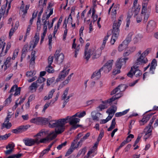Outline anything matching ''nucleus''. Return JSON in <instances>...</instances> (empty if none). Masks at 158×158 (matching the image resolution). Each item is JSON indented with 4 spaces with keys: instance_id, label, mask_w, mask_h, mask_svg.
<instances>
[{
    "instance_id": "09e8293b",
    "label": "nucleus",
    "mask_w": 158,
    "mask_h": 158,
    "mask_svg": "<svg viewBox=\"0 0 158 158\" xmlns=\"http://www.w3.org/2000/svg\"><path fill=\"white\" fill-rule=\"evenodd\" d=\"M40 117L33 118L31 120L30 122L31 123H40Z\"/></svg>"
},
{
    "instance_id": "6e6552de",
    "label": "nucleus",
    "mask_w": 158,
    "mask_h": 158,
    "mask_svg": "<svg viewBox=\"0 0 158 158\" xmlns=\"http://www.w3.org/2000/svg\"><path fill=\"white\" fill-rule=\"evenodd\" d=\"M153 122V121L151 120L150 121L148 126H147L144 129L145 131H146V130L148 129L145 133V136H146L145 138V139H147L151 135V133L152 131V126Z\"/></svg>"
},
{
    "instance_id": "c03bdc74",
    "label": "nucleus",
    "mask_w": 158,
    "mask_h": 158,
    "mask_svg": "<svg viewBox=\"0 0 158 158\" xmlns=\"http://www.w3.org/2000/svg\"><path fill=\"white\" fill-rule=\"evenodd\" d=\"M22 155V154H17L10 156L6 158H20Z\"/></svg>"
},
{
    "instance_id": "a878e982",
    "label": "nucleus",
    "mask_w": 158,
    "mask_h": 158,
    "mask_svg": "<svg viewBox=\"0 0 158 158\" xmlns=\"http://www.w3.org/2000/svg\"><path fill=\"white\" fill-rule=\"evenodd\" d=\"M116 124L115 118H114L111 122V124L110 127L108 129L107 131H110L113 129L115 127V125Z\"/></svg>"
},
{
    "instance_id": "20e7f679",
    "label": "nucleus",
    "mask_w": 158,
    "mask_h": 158,
    "mask_svg": "<svg viewBox=\"0 0 158 158\" xmlns=\"http://www.w3.org/2000/svg\"><path fill=\"white\" fill-rule=\"evenodd\" d=\"M131 70L133 71V73L135 76L138 78L137 79L133 81L132 83L129 84L130 86H133L138 82L140 79V77H141L142 75V73L141 71L139 69L138 66L135 65L131 67Z\"/></svg>"
},
{
    "instance_id": "680f3d73",
    "label": "nucleus",
    "mask_w": 158,
    "mask_h": 158,
    "mask_svg": "<svg viewBox=\"0 0 158 158\" xmlns=\"http://www.w3.org/2000/svg\"><path fill=\"white\" fill-rule=\"evenodd\" d=\"M117 69H114L113 72V74L114 75H115L117 74L118 73H120V69H119V68L117 67H116Z\"/></svg>"
},
{
    "instance_id": "58836bf2",
    "label": "nucleus",
    "mask_w": 158,
    "mask_h": 158,
    "mask_svg": "<svg viewBox=\"0 0 158 158\" xmlns=\"http://www.w3.org/2000/svg\"><path fill=\"white\" fill-rule=\"evenodd\" d=\"M30 126L28 125H21L19 126L20 129L21 130L22 132L25 131L27 130V129L30 127Z\"/></svg>"
},
{
    "instance_id": "ea45409f",
    "label": "nucleus",
    "mask_w": 158,
    "mask_h": 158,
    "mask_svg": "<svg viewBox=\"0 0 158 158\" xmlns=\"http://www.w3.org/2000/svg\"><path fill=\"white\" fill-rule=\"evenodd\" d=\"M35 41H34V45L33 46V48H34L36 46L37 43L39 42V34H38V35H37L36 34L35 36Z\"/></svg>"
},
{
    "instance_id": "e433bc0d",
    "label": "nucleus",
    "mask_w": 158,
    "mask_h": 158,
    "mask_svg": "<svg viewBox=\"0 0 158 158\" xmlns=\"http://www.w3.org/2000/svg\"><path fill=\"white\" fill-rule=\"evenodd\" d=\"M10 133L6 134L3 135H0V140H4L7 139L8 138L10 135Z\"/></svg>"
},
{
    "instance_id": "b1692460",
    "label": "nucleus",
    "mask_w": 158,
    "mask_h": 158,
    "mask_svg": "<svg viewBox=\"0 0 158 158\" xmlns=\"http://www.w3.org/2000/svg\"><path fill=\"white\" fill-rule=\"evenodd\" d=\"M133 35V32H132L130 33L128 35L126 39L123 41V43H125L126 44V43L128 44L131 41L132 36Z\"/></svg>"
},
{
    "instance_id": "a19ab883",
    "label": "nucleus",
    "mask_w": 158,
    "mask_h": 158,
    "mask_svg": "<svg viewBox=\"0 0 158 158\" xmlns=\"http://www.w3.org/2000/svg\"><path fill=\"white\" fill-rule=\"evenodd\" d=\"M35 74V72L33 71H27L26 73V75L28 77H32Z\"/></svg>"
},
{
    "instance_id": "6ab92c4d",
    "label": "nucleus",
    "mask_w": 158,
    "mask_h": 158,
    "mask_svg": "<svg viewBox=\"0 0 158 158\" xmlns=\"http://www.w3.org/2000/svg\"><path fill=\"white\" fill-rule=\"evenodd\" d=\"M101 70L99 69L98 71H96L93 73L91 77V78H95L96 79H99L101 77V73L100 72Z\"/></svg>"
},
{
    "instance_id": "39448f33",
    "label": "nucleus",
    "mask_w": 158,
    "mask_h": 158,
    "mask_svg": "<svg viewBox=\"0 0 158 158\" xmlns=\"http://www.w3.org/2000/svg\"><path fill=\"white\" fill-rule=\"evenodd\" d=\"M113 60H110L108 61L102 67L100 70L104 71L105 73H108L111 69L113 64Z\"/></svg>"
},
{
    "instance_id": "c85d7f7f",
    "label": "nucleus",
    "mask_w": 158,
    "mask_h": 158,
    "mask_svg": "<svg viewBox=\"0 0 158 158\" xmlns=\"http://www.w3.org/2000/svg\"><path fill=\"white\" fill-rule=\"evenodd\" d=\"M107 108V106L106 104H101L97 107V109L98 111H100Z\"/></svg>"
},
{
    "instance_id": "7c9ffc66",
    "label": "nucleus",
    "mask_w": 158,
    "mask_h": 158,
    "mask_svg": "<svg viewBox=\"0 0 158 158\" xmlns=\"http://www.w3.org/2000/svg\"><path fill=\"white\" fill-rule=\"evenodd\" d=\"M87 50L85 51L84 56V57L87 61H88L89 59L90 58L91 53L90 52V51H89L87 52Z\"/></svg>"
},
{
    "instance_id": "2f4dec72",
    "label": "nucleus",
    "mask_w": 158,
    "mask_h": 158,
    "mask_svg": "<svg viewBox=\"0 0 158 158\" xmlns=\"http://www.w3.org/2000/svg\"><path fill=\"white\" fill-rule=\"evenodd\" d=\"M129 110V109L126 110L122 112L117 113L115 114V116L117 117H118L125 114L127 113Z\"/></svg>"
},
{
    "instance_id": "e2e57ef3",
    "label": "nucleus",
    "mask_w": 158,
    "mask_h": 158,
    "mask_svg": "<svg viewBox=\"0 0 158 158\" xmlns=\"http://www.w3.org/2000/svg\"><path fill=\"white\" fill-rule=\"evenodd\" d=\"M16 29L14 27V28H12L10 30L9 32V38H11V36L13 35V34L15 31L16 30Z\"/></svg>"
},
{
    "instance_id": "2eb2a0df",
    "label": "nucleus",
    "mask_w": 158,
    "mask_h": 158,
    "mask_svg": "<svg viewBox=\"0 0 158 158\" xmlns=\"http://www.w3.org/2000/svg\"><path fill=\"white\" fill-rule=\"evenodd\" d=\"M11 59L10 57H8L7 58L6 61L4 62V70L5 71L8 68H9L11 64Z\"/></svg>"
},
{
    "instance_id": "1a4fd4ad",
    "label": "nucleus",
    "mask_w": 158,
    "mask_h": 158,
    "mask_svg": "<svg viewBox=\"0 0 158 158\" xmlns=\"http://www.w3.org/2000/svg\"><path fill=\"white\" fill-rule=\"evenodd\" d=\"M128 59V57L120 58L119 60L117 61L116 64V66L119 68V69H121L122 65L125 64L126 61Z\"/></svg>"
},
{
    "instance_id": "4c0bfd02",
    "label": "nucleus",
    "mask_w": 158,
    "mask_h": 158,
    "mask_svg": "<svg viewBox=\"0 0 158 158\" xmlns=\"http://www.w3.org/2000/svg\"><path fill=\"white\" fill-rule=\"evenodd\" d=\"M73 74V73H72L70 75H69L67 78L66 80H65L63 82V84L64 85H66L68 84L69 81L70 80L71 78V77L72 75Z\"/></svg>"
},
{
    "instance_id": "72a5a7b5",
    "label": "nucleus",
    "mask_w": 158,
    "mask_h": 158,
    "mask_svg": "<svg viewBox=\"0 0 158 158\" xmlns=\"http://www.w3.org/2000/svg\"><path fill=\"white\" fill-rule=\"evenodd\" d=\"M148 4L147 3H142V10L141 14H142L146 13V11L147 10V7Z\"/></svg>"
},
{
    "instance_id": "bf43d9fd",
    "label": "nucleus",
    "mask_w": 158,
    "mask_h": 158,
    "mask_svg": "<svg viewBox=\"0 0 158 158\" xmlns=\"http://www.w3.org/2000/svg\"><path fill=\"white\" fill-rule=\"evenodd\" d=\"M90 135V133L89 132H88L83 137V138H81V141H83L85 140L88 138V137H89Z\"/></svg>"
},
{
    "instance_id": "f8f14e48",
    "label": "nucleus",
    "mask_w": 158,
    "mask_h": 158,
    "mask_svg": "<svg viewBox=\"0 0 158 158\" xmlns=\"http://www.w3.org/2000/svg\"><path fill=\"white\" fill-rule=\"evenodd\" d=\"M154 114H148L143 116L142 119L139 121L141 125H143L146 123L149 119L151 116Z\"/></svg>"
},
{
    "instance_id": "cd10ccee",
    "label": "nucleus",
    "mask_w": 158,
    "mask_h": 158,
    "mask_svg": "<svg viewBox=\"0 0 158 158\" xmlns=\"http://www.w3.org/2000/svg\"><path fill=\"white\" fill-rule=\"evenodd\" d=\"M93 112L91 113V116L93 120L98 121L99 120V117L101 115L100 113L98 112L95 115L93 114Z\"/></svg>"
},
{
    "instance_id": "6e6d98bb",
    "label": "nucleus",
    "mask_w": 158,
    "mask_h": 158,
    "mask_svg": "<svg viewBox=\"0 0 158 158\" xmlns=\"http://www.w3.org/2000/svg\"><path fill=\"white\" fill-rule=\"evenodd\" d=\"M19 127L16 129H13L12 130V132L16 134H18L22 132L20 129H19Z\"/></svg>"
},
{
    "instance_id": "7ed1b4c3",
    "label": "nucleus",
    "mask_w": 158,
    "mask_h": 158,
    "mask_svg": "<svg viewBox=\"0 0 158 158\" xmlns=\"http://www.w3.org/2000/svg\"><path fill=\"white\" fill-rule=\"evenodd\" d=\"M64 118L65 120L64 121L65 125L66 123H69V124L72 126L71 129H74L81 126V125H77L80 121V119L78 118L67 116L65 118Z\"/></svg>"
},
{
    "instance_id": "dca6fc26",
    "label": "nucleus",
    "mask_w": 158,
    "mask_h": 158,
    "mask_svg": "<svg viewBox=\"0 0 158 158\" xmlns=\"http://www.w3.org/2000/svg\"><path fill=\"white\" fill-rule=\"evenodd\" d=\"M117 110V107L116 106H113L107 110L106 112L109 114L114 115V113Z\"/></svg>"
},
{
    "instance_id": "f3484780",
    "label": "nucleus",
    "mask_w": 158,
    "mask_h": 158,
    "mask_svg": "<svg viewBox=\"0 0 158 158\" xmlns=\"http://www.w3.org/2000/svg\"><path fill=\"white\" fill-rule=\"evenodd\" d=\"M25 145L31 146L34 144V141L33 139H27L23 140Z\"/></svg>"
},
{
    "instance_id": "f704fd0d",
    "label": "nucleus",
    "mask_w": 158,
    "mask_h": 158,
    "mask_svg": "<svg viewBox=\"0 0 158 158\" xmlns=\"http://www.w3.org/2000/svg\"><path fill=\"white\" fill-rule=\"evenodd\" d=\"M45 70L49 73H53L54 72V70L51 65L48 64V66L45 68Z\"/></svg>"
},
{
    "instance_id": "9d476101",
    "label": "nucleus",
    "mask_w": 158,
    "mask_h": 158,
    "mask_svg": "<svg viewBox=\"0 0 158 158\" xmlns=\"http://www.w3.org/2000/svg\"><path fill=\"white\" fill-rule=\"evenodd\" d=\"M6 39V36H2L0 39V49L2 48V52L0 54V56H4V55H3V51L6 45V43L4 42Z\"/></svg>"
},
{
    "instance_id": "37998d69",
    "label": "nucleus",
    "mask_w": 158,
    "mask_h": 158,
    "mask_svg": "<svg viewBox=\"0 0 158 158\" xmlns=\"http://www.w3.org/2000/svg\"><path fill=\"white\" fill-rule=\"evenodd\" d=\"M45 79L43 77H39L37 80L35 81L36 82L42 84L44 83V82L45 81Z\"/></svg>"
},
{
    "instance_id": "a18cd8bd",
    "label": "nucleus",
    "mask_w": 158,
    "mask_h": 158,
    "mask_svg": "<svg viewBox=\"0 0 158 158\" xmlns=\"http://www.w3.org/2000/svg\"><path fill=\"white\" fill-rule=\"evenodd\" d=\"M55 78L54 77H52L48 79L47 83V86H49L55 81Z\"/></svg>"
},
{
    "instance_id": "3c124183",
    "label": "nucleus",
    "mask_w": 158,
    "mask_h": 158,
    "mask_svg": "<svg viewBox=\"0 0 158 158\" xmlns=\"http://www.w3.org/2000/svg\"><path fill=\"white\" fill-rule=\"evenodd\" d=\"M50 135H48L46 138L41 139L40 140V143H45L46 142L48 141L49 140V137Z\"/></svg>"
},
{
    "instance_id": "9b49d317",
    "label": "nucleus",
    "mask_w": 158,
    "mask_h": 158,
    "mask_svg": "<svg viewBox=\"0 0 158 158\" xmlns=\"http://www.w3.org/2000/svg\"><path fill=\"white\" fill-rule=\"evenodd\" d=\"M157 61L155 59H153L151 63L150 67V68L149 72L152 74L154 73V71L156 69V67L157 66Z\"/></svg>"
},
{
    "instance_id": "774afa93",
    "label": "nucleus",
    "mask_w": 158,
    "mask_h": 158,
    "mask_svg": "<svg viewBox=\"0 0 158 158\" xmlns=\"http://www.w3.org/2000/svg\"><path fill=\"white\" fill-rule=\"evenodd\" d=\"M78 117L81 118L83 117L86 114V113L85 111H83L82 112H78Z\"/></svg>"
},
{
    "instance_id": "5fc2aeb1",
    "label": "nucleus",
    "mask_w": 158,
    "mask_h": 158,
    "mask_svg": "<svg viewBox=\"0 0 158 158\" xmlns=\"http://www.w3.org/2000/svg\"><path fill=\"white\" fill-rule=\"evenodd\" d=\"M75 51H74V57L75 58H76L77 56V55L78 53V52L79 51L80 49V45H78L77 46L76 48Z\"/></svg>"
},
{
    "instance_id": "0e129e2a",
    "label": "nucleus",
    "mask_w": 158,
    "mask_h": 158,
    "mask_svg": "<svg viewBox=\"0 0 158 158\" xmlns=\"http://www.w3.org/2000/svg\"><path fill=\"white\" fill-rule=\"evenodd\" d=\"M15 147V145L14 143L9 144L6 147V148L8 149L9 148L10 149H12L14 150Z\"/></svg>"
},
{
    "instance_id": "f257e3e1",
    "label": "nucleus",
    "mask_w": 158,
    "mask_h": 158,
    "mask_svg": "<svg viewBox=\"0 0 158 158\" xmlns=\"http://www.w3.org/2000/svg\"><path fill=\"white\" fill-rule=\"evenodd\" d=\"M64 118L59 119L57 120H50L48 126L51 128H56L55 132L60 134L63 132L65 129V126Z\"/></svg>"
},
{
    "instance_id": "393cba45",
    "label": "nucleus",
    "mask_w": 158,
    "mask_h": 158,
    "mask_svg": "<svg viewBox=\"0 0 158 158\" xmlns=\"http://www.w3.org/2000/svg\"><path fill=\"white\" fill-rule=\"evenodd\" d=\"M123 96L122 93L120 92L114 95L111 98H110V100H112V102L114 101L115 100Z\"/></svg>"
},
{
    "instance_id": "603ef678",
    "label": "nucleus",
    "mask_w": 158,
    "mask_h": 158,
    "mask_svg": "<svg viewBox=\"0 0 158 158\" xmlns=\"http://www.w3.org/2000/svg\"><path fill=\"white\" fill-rule=\"evenodd\" d=\"M121 19H118V22H114V23L113 25V29L114 26V25H115L116 26V27H118V29L119 31V28L121 25V23L120 22H121Z\"/></svg>"
},
{
    "instance_id": "473e14b6",
    "label": "nucleus",
    "mask_w": 158,
    "mask_h": 158,
    "mask_svg": "<svg viewBox=\"0 0 158 158\" xmlns=\"http://www.w3.org/2000/svg\"><path fill=\"white\" fill-rule=\"evenodd\" d=\"M118 89L120 92L122 93V92L124 91L126 88V86L124 84H121L118 85Z\"/></svg>"
},
{
    "instance_id": "ddd939ff",
    "label": "nucleus",
    "mask_w": 158,
    "mask_h": 158,
    "mask_svg": "<svg viewBox=\"0 0 158 158\" xmlns=\"http://www.w3.org/2000/svg\"><path fill=\"white\" fill-rule=\"evenodd\" d=\"M156 27V23L152 20H151L148 22L147 26V29L150 31H152Z\"/></svg>"
},
{
    "instance_id": "864d4df0",
    "label": "nucleus",
    "mask_w": 158,
    "mask_h": 158,
    "mask_svg": "<svg viewBox=\"0 0 158 158\" xmlns=\"http://www.w3.org/2000/svg\"><path fill=\"white\" fill-rule=\"evenodd\" d=\"M67 143V141H65L64 143H61V144L59 145L56 147V148L59 150H60L63 147L65 146Z\"/></svg>"
},
{
    "instance_id": "bb28decb",
    "label": "nucleus",
    "mask_w": 158,
    "mask_h": 158,
    "mask_svg": "<svg viewBox=\"0 0 158 158\" xmlns=\"http://www.w3.org/2000/svg\"><path fill=\"white\" fill-rule=\"evenodd\" d=\"M101 54V52L99 50H97L93 54L92 58L93 59L98 58L100 56Z\"/></svg>"
},
{
    "instance_id": "69168bd1",
    "label": "nucleus",
    "mask_w": 158,
    "mask_h": 158,
    "mask_svg": "<svg viewBox=\"0 0 158 158\" xmlns=\"http://www.w3.org/2000/svg\"><path fill=\"white\" fill-rule=\"evenodd\" d=\"M53 56H49L48 58V64H49L50 66L51 65V64L53 62Z\"/></svg>"
},
{
    "instance_id": "13d9d810",
    "label": "nucleus",
    "mask_w": 158,
    "mask_h": 158,
    "mask_svg": "<svg viewBox=\"0 0 158 158\" xmlns=\"http://www.w3.org/2000/svg\"><path fill=\"white\" fill-rule=\"evenodd\" d=\"M49 25V21H47V20H45L44 21L43 23L44 25V27H43V30H47V24Z\"/></svg>"
},
{
    "instance_id": "4be33fe9",
    "label": "nucleus",
    "mask_w": 158,
    "mask_h": 158,
    "mask_svg": "<svg viewBox=\"0 0 158 158\" xmlns=\"http://www.w3.org/2000/svg\"><path fill=\"white\" fill-rule=\"evenodd\" d=\"M40 123L43 125H45L48 123H49L50 119L48 118L40 117Z\"/></svg>"
},
{
    "instance_id": "a211bd4d",
    "label": "nucleus",
    "mask_w": 158,
    "mask_h": 158,
    "mask_svg": "<svg viewBox=\"0 0 158 158\" xmlns=\"http://www.w3.org/2000/svg\"><path fill=\"white\" fill-rule=\"evenodd\" d=\"M38 86L39 85H38L37 82H34L32 83L31 85L29 87V90L32 92H33L34 91L35 92Z\"/></svg>"
},
{
    "instance_id": "338daca9",
    "label": "nucleus",
    "mask_w": 158,
    "mask_h": 158,
    "mask_svg": "<svg viewBox=\"0 0 158 158\" xmlns=\"http://www.w3.org/2000/svg\"><path fill=\"white\" fill-rule=\"evenodd\" d=\"M20 88L19 87L17 88V89L15 90V93L14 94V95L15 96L19 94H20Z\"/></svg>"
},
{
    "instance_id": "4468645a",
    "label": "nucleus",
    "mask_w": 158,
    "mask_h": 158,
    "mask_svg": "<svg viewBox=\"0 0 158 158\" xmlns=\"http://www.w3.org/2000/svg\"><path fill=\"white\" fill-rule=\"evenodd\" d=\"M65 70V69H64L59 74L58 77L56 80V82H58L60 81L63 80L67 76L66 74L64 73Z\"/></svg>"
},
{
    "instance_id": "de8ad7c7",
    "label": "nucleus",
    "mask_w": 158,
    "mask_h": 158,
    "mask_svg": "<svg viewBox=\"0 0 158 158\" xmlns=\"http://www.w3.org/2000/svg\"><path fill=\"white\" fill-rule=\"evenodd\" d=\"M11 44L10 42H8L7 43L6 49L5 50L4 52L3 53V55H4V56L6 54L8 50L11 47Z\"/></svg>"
},
{
    "instance_id": "c9c22d12",
    "label": "nucleus",
    "mask_w": 158,
    "mask_h": 158,
    "mask_svg": "<svg viewBox=\"0 0 158 158\" xmlns=\"http://www.w3.org/2000/svg\"><path fill=\"white\" fill-rule=\"evenodd\" d=\"M69 87H67L66 88L65 90H64L63 94L62 96V100H64L66 98V96H67L68 91L69 90Z\"/></svg>"
},
{
    "instance_id": "4d7b16f0",
    "label": "nucleus",
    "mask_w": 158,
    "mask_h": 158,
    "mask_svg": "<svg viewBox=\"0 0 158 158\" xmlns=\"http://www.w3.org/2000/svg\"><path fill=\"white\" fill-rule=\"evenodd\" d=\"M19 52V50L18 49H15L14 52L13 57H12V60H14L15 57H16L18 54Z\"/></svg>"
},
{
    "instance_id": "423d86ee",
    "label": "nucleus",
    "mask_w": 158,
    "mask_h": 158,
    "mask_svg": "<svg viewBox=\"0 0 158 158\" xmlns=\"http://www.w3.org/2000/svg\"><path fill=\"white\" fill-rule=\"evenodd\" d=\"M60 50H56L54 55L55 60L59 64L62 63L64 58V54L62 53H60Z\"/></svg>"
},
{
    "instance_id": "c756f323",
    "label": "nucleus",
    "mask_w": 158,
    "mask_h": 158,
    "mask_svg": "<svg viewBox=\"0 0 158 158\" xmlns=\"http://www.w3.org/2000/svg\"><path fill=\"white\" fill-rule=\"evenodd\" d=\"M58 134L56 133H55L54 131H52L51 132L49 135H50V136L49 137V138L50 140H52L54 139L57 136V135Z\"/></svg>"
},
{
    "instance_id": "0eeeda50",
    "label": "nucleus",
    "mask_w": 158,
    "mask_h": 158,
    "mask_svg": "<svg viewBox=\"0 0 158 158\" xmlns=\"http://www.w3.org/2000/svg\"><path fill=\"white\" fill-rule=\"evenodd\" d=\"M118 27H116L115 25H114L113 29L112 31L113 35L110 41V42L112 44H114L116 40L117 39L119 31L118 30Z\"/></svg>"
},
{
    "instance_id": "79ce46f5",
    "label": "nucleus",
    "mask_w": 158,
    "mask_h": 158,
    "mask_svg": "<svg viewBox=\"0 0 158 158\" xmlns=\"http://www.w3.org/2000/svg\"><path fill=\"white\" fill-rule=\"evenodd\" d=\"M126 44L125 43H123V42L122 44H120L118 47V50L120 51H122L126 47Z\"/></svg>"
},
{
    "instance_id": "f03ea898",
    "label": "nucleus",
    "mask_w": 158,
    "mask_h": 158,
    "mask_svg": "<svg viewBox=\"0 0 158 158\" xmlns=\"http://www.w3.org/2000/svg\"><path fill=\"white\" fill-rule=\"evenodd\" d=\"M151 51L150 48H147L142 53L141 50L138 51L136 55L138 56L135 63V65L137 66L139 64H144L148 62V60L146 56L148 55Z\"/></svg>"
},
{
    "instance_id": "aec40b11",
    "label": "nucleus",
    "mask_w": 158,
    "mask_h": 158,
    "mask_svg": "<svg viewBox=\"0 0 158 158\" xmlns=\"http://www.w3.org/2000/svg\"><path fill=\"white\" fill-rule=\"evenodd\" d=\"M9 121L5 120L4 123H2L1 129H3L4 128H6L7 129H9L12 126L10 123H9Z\"/></svg>"
},
{
    "instance_id": "412c9836",
    "label": "nucleus",
    "mask_w": 158,
    "mask_h": 158,
    "mask_svg": "<svg viewBox=\"0 0 158 158\" xmlns=\"http://www.w3.org/2000/svg\"><path fill=\"white\" fill-rule=\"evenodd\" d=\"M74 143L73 142H72L70 148L68 149L67 152H66L65 155V156H68L69 155L71 154L73 151L75 150L74 148H73L74 146Z\"/></svg>"
},
{
    "instance_id": "5701e85b",
    "label": "nucleus",
    "mask_w": 158,
    "mask_h": 158,
    "mask_svg": "<svg viewBox=\"0 0 158 158\" xmlns=\"http://www.w3.org/2000/svg\"><path fill=\"white\" fill-rule=\"evenodd\" d=\"M55 91L54 89H53L51 90V91L49 92L48 96H46L44 98V100H49L52 98L53 93Z\"/></svg>"
},
{
    "instance_id": "052dcab7",
    "label": "nucleus",
    "mask_w": 158,
    "mask_h": 158,
    "mask_svg": "<svg viewBox=\"0 0 158 158\" xmlns=\"http://www.w3.org/2000/svg\"><path fill=\"white\" fill-rule=\"evenodd\" d=\"M25 9H24V5H23V4H22L20 7V11L21 12V13L22 12H23V14H22V15L23 16H25V15L27 14V13H25ZM23 17H24V16Z\"/></svg>"
},
{
    "instance_id": "49530a36",
    "label": "nucleus",
    "mask_w": 158,
    "mask_h": 158,
    "mask_svg": "<svg viewBox=\"0 0 158 158\" xmlns=\"http://www.w3.org/2000/svg\"><path fill=\"white\" fill-rule=\"evenodd\" d=\"M82 136L83 135L81 133H80L78 134L77 136L75 138V139L72 142L74 143V145H75L77 140Z\"/></svg>"
},
{
    "instance_id": "8fccbe9b",
    "label": "nucleus",
    "mask_w": 158,
    "mask_h": 158,
    "mask_svg": "<svg viewBox=\"0 0 158 158\" xmlns=\"http://www.w3.org/2000/svg\"><path fill=\"white\" fill-rule=\"evenodd\" d=\"M12 95V94H10L9 95L8 98H7L5 100V104H10V102H11L12 99H11V97Z\"/></svg>"
}]
</instances>
